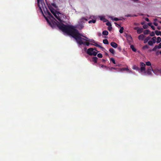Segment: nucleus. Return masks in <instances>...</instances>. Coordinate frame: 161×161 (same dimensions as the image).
<instances>
[{"instance_id":"obj_1","label":"nucleus","mask_w":161,"mask_h":161,"mask_svg":"<svg viewBox=\"0 0 161 161\" xmlns=\"http://www.w3.org/2000/svg\"><path fill=\"white\" fill-rule=\"evenodd\" d=\"M47 3L51 12L59 21L60 23L58 22L57 21V22H55L54 21V20H55V19L53 16L51 15L52 16H50L47 14H45L42 8V13L41 11V12L43 14L44 17L45 18L49 25L52 28L57 27L59 29V28L58 27V25L63 24V23L64 22V21L63 18H64V15L59 12H57V11L52 7V6L56 8H57V6L55 3H52L51 4ZM40 11L41 10H40Z\"/></svg>"},{"instance_id":"obj_2","label":"nucleus","mask_w":161,"mask_h":161,"mask_svg":"<svg viewBox=\"0 0 161 161\" xmlns=\"http://www.w3.org/2000/svg\"><path fill=\"white\" fill-rule=\"evenodd\" d=\"M58 27L60 30L74 38L79 44H83L87 46H88L90 44V43L88 42H83V40L86 41V39L82 38L81 36L83 35L80 33L78 30L73 26L60 24L58 25Z\"/></svg>"},{"instance_id":"obj_3","label":"nucleus","mask_w":161,"mask_h":161,"mask_svg":"<svg viewBox=\"0 0 161 161\" xmlns=\"http://www.w3.org/2000/svg\"><path fill=\"white\" fill-rule=\"evenodd\" d=\"M37 1L38 6L41 12L42 13V8L45 14H47L50 16H52L51 13L46 7L43 0H37Z\"/></svg>"},{"instance_id":"obj_4","label":"nucleus","mask_w":161,"mask_h":161,"mask_svg":"<svg viewBox=\"0 0 161 161\" xmlns=\"http://www.w3.org/2000/svg\"><path fill=\"white\" fill-rule=\"evenodd\" d=\"M94 49L92 48H90L88 49L87 51V53L90 55L96 56L97 53L94 51Z\"/></svg>"},{"instance_id":"obj_5","label":"nucleus","mask_w":161,"mask_h":161,"mask_svg":"<svg viewBox=\"0 0 161 161\" xmlns=\"http://www.w3.org/2000/svg\"><path fill=\"white\" fill-rule=\"evenodd\" d=\"M145 66L146 64L144 63L141 62L140 63V70L141 72H142L145 71Z\"/></svg>"},{"instance_id":"obj_6","label":"nucleus","mask_w":161,"mask_h":161,"mask_svg":"<svg viewBox=\"0 0 161 161\" xmlns=\"http://www.w3.org/2000/svg\"><path fill=\"white\" fill-rule=\"evenodd\" d=\"M153 71V68L151 66H150L147 68V71L144 72V73H147L148 75H151L152 73V71Z\"/></svg>"},{"instance_id":"obj_7","label":"nucleus","mask_w":161,"mask_h":161,"mask_svg":"<svg viewBox=\"0 0 161 161\" xmlns=\"http://www.w3.org/2000/svg\"><path fill=\"white\" fill-rule=\"evenodd\" d=\"M83 36V37L85 38L86 39V41L90 42H93V43H95V41L93 39H89L88 37H86V36Z\"/></svg>"},{"instance_id":"obj_8","label":"nucleus","mask_w":161,"mask_h":161,"mask_svg":"<svg viewBox=\"0 0 161 161\" xmlns=\"http://www.w3.org/2000/svg\"><path fill=\"white\" fill-rule=\"evenodd\" d=\"M94 44H93V43H91L90 44L91 45H94V46H95L96 47H99L101 49H104V47H103L101 46L100 45H98V44H97V43L96 42H95V43H94Z\"/></svg>"},{"instance_id":"obj_9","label":"nucleus","mask_w":161,"mask_h":161,"mask_svg":"<svg viewBox=\"0 0 161 161\" xmlns=\"http://www.w3.org/2000/svg\"><path fill=\"white\" fill-rule=\"evenodd\" d=\"M110 45L112 47L114 48H116L118 47V44L114 42H111L110 43Z\"/></svg>"},{"instance_id":"obj_10","label":"nucleus","mask_w":161,"mask_h":161,"mask_svg":"<svg viewBox=\"0 0 161 161\" xmlns=\"http://www.w3.org/2000/svg\"><path fill=\"white\" fill-rule=\"evenodd\" d=\"M126 37L128 41L130 42L132 40V37L130 35H127Z\"/></svg>"},{"instance_id":"obj_11","label":"nucleus","mask_w":161,"mask_h":161,"mask_svg":"<svg viewBox=\"0 0 161 161\" xmlns=\"http://www.w3.org/2000/svg\"><path fill=\"white\" fill-rule=\"evenodd\" d=\"M145 37V36L143 34H141L139 36L138 39L139 40H143Z\"/></svg>"},{"instance_id":"obj_12","label":"nucleus","mask_w":161,"mask_h":161,"mask_svg":"<svg viewBox=\"0 0 161 161\" xmlns=\"http://www.w3.org/2000/svg\"><path fill=\"white\" fill-rule=\"evenodd\" d=\"M143 29L142 28H139L137 31V32L138 34H140L142 33L143 31Z\"/></svg>"},{"instance_id":"obj_13","label":"nucleus","mask_w":161,"mask_h":161,"mask_svg":"<svg viewBox=\"0 0 161 161\" xmlns=\"http://www.w3.org/2000/svg\"><path fill=\"white\" fill-rule=\"evenodd\" d=\"M98 58L96 57H93L92 58V61L94 62L95 63H97V60Z\"/></svg>"},{"instance_id":"obj_14","label":"nucleus","mask_w":161,"mask_h":161,"mask_svg":"<svg viewBox=\"0 0 161 161\" xmlns=\"http://www.w3.org/2000/svg\"><path fill=\"white\" fill-rule=\"evenodd\" d=\"M151 38V37L150 36H148L144 40V43H146Z\"/></svg>"},{"instance_id":"obj_15","label":"nucleus","mask_w":161,"mask_h":161,"mask_svg":"<svg viewBox=\"0 0 161 161\" xmlns=\"http://www.w3.org/2000/svg\"><path fill=\"white\" fill-rule=\"evenodd\" d=\"M132 69H133L139 71L140 70V68L137 66L136 65H134L132 67Z\"/></svg>"},{"instance_id":"obj_16","label":"nucleus","mask_w":161,"mask_h":161,"mask_svg":"<svg viewBox=\"0 0 161 161\" xmlns=\"http://www.w3.org/2000/svg\"><path fill=\"white\" fill-rule=\"evenodd\" d=\"M109 51L110 52V53H111L113 54H114L115 53V51L114 50V49H113L112 48H110L109 49Z\"/></svg>"},{"instance_id":"obj_17","label":"nucleus","mask_w":161,"mask_h":161,"mask_svg":"<svg viewBox=\"0 0 161 161\" xmlns=\"http://www.w3.org/2000/svg\"><path fill=\"white\" fill-rule=\"evenodd\" d=\"M155 33L157 35H160L161 36V31L156 30L155 31Z\"/></svg>"},{"instance_id":"obj_18","label":"nucleus","mask_w":161,"mask_h":161,"mask_svg":"<svg viewBox=\"0 0 161 161\" xmlns=\"http://www.w3.org/2000/svg\"><path fill=\"white\" fill-rule=\"evenodd\" d=\"M100 19L101 20H103V22H106L107 21H108V20L106 19L104 17H101L100 18Z\"/></svg>"},{"instance_id":"obj_19","label":"nucleus","mask_w":161,"mask_h":161,"mask_svg":"<svg viewBox=\"0 0 161 161\" xmlns=\"http://www.w3.org/2000/svg\"><path fill=\"white\" fill-rule=\"evenodd\" d=\"M125 70H126V71H128L129 72H130V70H129V69L127 68H121L120 69V71H125Z\"/></svg>"},{"instance_id":"obj_20","label":"nucleus","mask_w":161,"mask_h":161,"mask_svg":"<svg viewBox=\"0 0 161 161\" xmlns=\"http://www.w3.org/2000/svg\"><path fill=\"white\" fill-rule=\"evenodd\" d=\"M130 48L131 49L132 51L134 52H136V49L134 47V46L133 45H131L130 46Z\"/></svg>"},{"instance_id":"obj_21","label":"nucleus","mask_w":161,"mask_h":161,"mask_svg":"<svg viewBox=\"0 0 161 161\" xmlns=\"http://www.w3.org/2000/svg\"><path fill=\"white\" fill-rule=\"evenodd\" d=\"M150 31L148 30H146L144 31L143 32L145 35L148 34L150 32Z\"/></svg>"},{"instance_id":"obj_22","label":"nucleus","mask_w":161,"mask_h":161,"mask_svg":"<svg viewBox=\"0 0 161 161\" xmlns=\"http://www.w3.org/2000/svg\"><path fill=\"white\" fill-rule=\"evenodd\" d=\"M156 37H153L152 38V41L153 43H155L156 42Z\"/></svg>"},{"instance_id":"obj_23","label":"nucleus","mask_w":161,"mask_h":161,"mask_svg":"<svg viewBox=\"0 0 161 161\" xmlns=\"http://www.w3.org/2000/svg\"><path fill=\"white\" fill-rule=\"evenodd\" d=\"M102 34L104 35H107L108 34V32L107 31H103Z\"/></svg>"},{"instance_id":"obj_24","label":"nucleus","mask_w":161,"mask_h":161,"mask_svg":"<svg viewBox=\"0 0 161 161\" xmlns=\"http://www.w3.org/2000/svg\"><path fill=\"white\" fill-rule=\"evenodd\" d=\"M103 43L104 44H108V41L106 39H104L103 40Z\"/></svg>"},{"instance_id":"obj_25","label":"nucleus","mask_w":161,"mask_h":161,"mask_svg":"<svg viewBox=\"0 0 161 161\" xmlns=\"http://www.w3.org/2000/svg\"><path fill=\"white\" fill-rule=\"evenodd\" d=\"M148 43L149 45H150L151 46H153V44H154L152 40L149 41L148 42Z\"/></svg>"},{"instance_id":"obj_26","label":"nucleus","mask_w":161,"mask_h":161,"mask_svg":"<svg viewBox=\"0 0 161 161\" xmlns=\"http://www.w3.org/2000/svg\"><path fill=\"white\" fill-rule=\"evenodd\" d=\"M161 41V38L160 37H158L157 38V41L156 42L157 43H159Z\"/></svg>"},{"instance_id":"obj_27","label":"nucleus","mask_w":161,"mask_h":161,"mask_svg":"<svg viewBox=\"0 0 161 161\" xmlns=\"http://www.w3.org/2000/svg\"><path fill=\"white\" fill-rule=\"evenodd\" d=\"M110 61H112L113 63L114 64H116L115 60L114 58H111L110 59Z\"/></svg>"},{"instance_id":"obj_28","label":"nucleus","mask_w":161,"mask_h":161,"mask_svg":"<svg viewBox=\"0 0 161 161\" xmlns=\"http://www.w3.org/2000/svg\"><path fill=\"white\" fill-rule=\"evenodd\" d=\"M96 22V20L92 19V20H89L88 21V23H95Z\"/></svg>"},{"instance_id":"obj_29","label":"nucleus","mask_w":161,"mask_h":161,"mask_svg":"<svg viewBox=\"0 0 161 161\" xmlns=\"http://www.w3.org/2000/svg\"><path fill=\"white\" fill-rule=\"evenodd\" d=\"M145 64H146L147 66H151V63L150 61L146 62Z\"/></svg>"},{"instance_id":"obj_30","label":"nucleus","mask_w":161,"mask_h":161,"mask_svg":"<svg viewBox=\"0 0 161 161\" xmlns=\"http://www.w3.org/2000/svg\"><path fill=\"white\" fill-rule=\"evenodd\" d=\"M106 25L108 26H112V25H111V23L109 22V21H108V22L106 23Z\"/></svg>"},{"instance_id":"obj_31","label":"nucleus","mask_w":161,"mask_h":161,"mask_svg":"<svg viewBox=\"0 0 161 161\" xmlns=\"http://www.w3.org/2000/svg\"><path fill=\"white\" fill-rule=\"evenodd\" d=\"M97 57L99 58H102L103 57V55L101 53H98L97 55Z\"/></svg>"},{"instance_id":"obj_32","label":"nucleus","mask_w":161,"mask_h":161,"mask_svg":"<svg viewBox=\"0 0 161 161\" xmlns=\"http://www.w3.org/2000/svg\"><path fill=\"white\" fill-rule=\"evenodd\" d=\"M149 48V47L148 45H145L143 46V49H148Z\"/></svg>"},{"instance_id":"obj_33","label":"nucleus","mask_w":161,"mask_h":161,"mask_svg":"<svg viewBox=\"0 0 161 161\" xmlns=\"http://www.w3.org/2000/svg\"><path fill=\"white\" fill-rule=\"evenodd\" d=\"M124 30V28L123 27H122L120 29V30L119 31V32L120 33H122L123 32V30Z\"/></svg>"},{"instance_id":"obj_34","label":"nucleus","mask_w":161,"mask_h":161,"mask_svg":"<svg viewBox=\"0 0 161 161\" xmlns=\"http://www.w3.org/2000/svg\"><path fill=\"white\" fill-rule=\"evenodd\" d=\"M108 69L110 70H111L112 69H116V68L113 67H108Z\"/></svg>"},{"instance_id":"obj_35","label":"nucleus","mask_w":161,"mask_h":161,"mask_svg":"<svg viewBox=\"0 0 161 161\" xmlns=\"http://www.w3.org/2000/svg\"><path fill=\"white\" fill-rule=\"evenodd\" d=\"M158 48V47L157 45L155 46L152 49L153 51H155L156 49Z\"/></svg>"},{"instance_id":"obj_36","label":"nucleus","mask_w":161,"mask_h":161,"mask_svg":"<svg viewBox=\"0 0 161 161\" xmlns=\"http://www.w3.org/2000/svg\"><path fill=\"white\" fill-rule=\"evenodd\" d=\"M150 36H155V33L153 31H152L150 34Z\"/></svg>"},{"instance_id":"obj_37","label":"nucleus","mask_w":161,"mask_h":161,"mask_svg":"<svg viewBox=\"0 0 161 161\" xmlns=\"http://www.w3.org/2000/svg\"><path fill=\"white\" fill-rule=\"evenodd\" d=\"M101 67L102 68H106V69H108V67L105 66V65H101Z\"/></svg>"},{"instance_id":"obj_38","label":"nucleus","mask_w":161,"mask_h":161,"mask_svg":"<svg viewBox=\"0 0 161 161\" xmlns=\"http://www.w3.org/2000/svg\"><path fill=\"white\" fill-rule=\"evenodd\" d=\"M143 27L144 29H146L147 28L148 26L147 25H144L143 26Z\"/></svg>"},{"instance_id":"obj_39","label":"nucleus","mask_w":161,"mask_h":161,"mask_svg":"<svg viewBox=\"0 0 161 161\" xmlns=\"http://www.w3.org/2000/svg\"><path fill=\"white\" fill-rule=\"evenodd\" d=\"M112 19L115 21H118L119 20V19L117 18H114V19Z\"/></svg>"},{"instance_id":"obj_40","label":"nucleus","mask_w":161,"mask_h":161,"mask_svg":"<svg viewBox=\"0 0 161 161\" xmlns=\"http://www.w3.org/2000/svg\"><path fill=\"white\" fill-rule=\"evenodd\" d=\"M158 48L160 49L161 48V43H160L158 46H157Z\"/></svg>"},{"instance_id":"obj_41","label":"nucleus","mask_w":161,"mask_h":161,"mask_svg":"<svg viewBox=\"0 0 161 161\" xmlns=\"http://www.w3.org/2000/svg\"><path fill=\"white\" fill-rule=\"evenodd\" d=\"M112 27L111 26H109L108 28V30H109V31H111L112 29Z\"/></svg>"},{"instance_id":"obj_42","label":"nucleus","mask_w":161,"mask_h":161,"mask_svg":"<svg viewBox=\"0 0 161 161\" xmlns=\"http://www.w3.org/2000/svg\"><path fill=\"white\" fill-rule=\"evenodd\" d=\"M139 24L136 23H134V25L136 26H138L139 25Z\"/></svg>"},{"instance_id":"obj_43","label":"nucleus","mask_w":161,"mask_h":161,"mask_svg":"<svg viewBox=\"0 0 161 161\" xmlns=\"http://www.w3.org/2000/svg\"><path fill=\"white\" fill-rule=\"evenodd\" d=\"M151 27L153 30H155V28L153 25H152V26H151Z\"/></svg>"},{"instance_id":"obj_44","label":"nucleus","mask_w":161,"mask_h":161,"mask_svg":"<svg viewBox=\"0 0 161 161\" xmlns=\"http://www.w3.org/2000/svg\"><path fill=\"white\" fill-rule=\"evenodd\" d=\"M153 24L156 26H157L158 25V24L155 22L153 23Z\"/></svg>"},{"instance_id":"obj_45","label":"nucleus","mask_w":161,"mask_h":161,"mask_svg":"<svg viewBox=\"0 0 161 161\" xmlns=\"http://www.w3.org/2000/svg\"><path fill=\"white\" fill-rule=\"evenodd\" d=\"M145 20H146L147 21V22H149V19L147 18H145Z\"/></svg>"},{"instance_id":"obj_46","label":"nucleus","mask_w":161,"mask_h":161,"mask_svg":"<svg viewBox=\"0 0 161 161\" xmlns=\"http://www.w3.org/2000/svg\"><path fill=\"white\" fill-rule=\"evenodd\" d=\"M139 28V27H135L134 28V29L135 30H137V29H138Z\"/></svg>"},{"instance_id":"obj_47","label":"nucleus","mask_w":161,"mask_h":161,"mask_svg":"<svg viewBox=\"0 0 161 161\" xmlns=\"http://www.w3.org/2000/svg\"><path fill=\"white\" fill-rule=\"evenodd\" d=\"M147 25H149V26H152V23H148V24H147Z\"/></svg>"},{"instance_id":"obj_48","label":"nucleus","mask_w":161,"mask_h":161,"mask_svg":"<svg viewBox=\"0 0 161 161\" xmlns=\"http://www.w3.org/2000/svg\"><path fill=\"white\" fill-rule=\"evenodd\" d=\"M145 22H142L141 23V24L143 25H144V24H145Z\"/></svg>"},{"instance_id":"obj_49","label":"nucleus","mask_w":161,"mask_h":161,"mask_svg":"<svg viewBox=\"0 0 161 161\" xmlns=\"http://www.w3.org/2000/svg\"><path fill=\"white\" fill-rule=\"evenodd\" d=\"M154 21L155 22L156 21H158V19H154Z\"/></svg>"},{"instance_id":"obj_50","label":"nucleus","mask_w":161,"mask_h":161,"mask_svg":"<svg viewBox=\"0 0 161 161\" xmlns=\"http://www.w3.org/2000/svg\"><path fill=\"white\" fill-rule=\"evenodd\" d=\"M157 29H158V30H160L161 28H160V27H157Z\"/></svg>"},{"instance_id":"obj_51","label":"nucleus","mask_w":161,"mask_h":161,"mask_svg":"<svg viewBox=\"0 0 161 161\" xmlns=\"http://www.w3.org/2000/svg\"><path fill=\"white\" fill-rule=\"evenodd\" d=\"M131 15L130 14H128L127 15V17H130Z\"/></svg>"},{"instance_id":"obj_52","label":"nucleus","mask_w":161,"mask_h":161,"mask_svg":"<svg viewBox=\"0 0 161 161\" xmlns=\"http://www.w3.org/2000/svg\"><path fill=\"white\" fill-rule=\"evenodd\" d=\"M159 72L161 73V69H160L159 70Z\"/></svg>"},{"instance_id":"obj_53","label":"nucleus","mask_w":161,"mask_h":161,"mask_svg":"<svg viewBox=\"0 0 161 161\" xmlns=\"http://www.w3.org/2000/svg\"><path fill=\"white\" fill-rule=\"evenodd\" d=\"M93 49H94V50H95V51H97V50L96 48H93Z\"/></svg>"},{"instance_id":"obj_54","label":"nucleus","mask_w":161,"mask_h":161,"mask_svg":"<svg viewBox=\"0 0 161 161\" xmlns=\"http://www.w3.org/2000/svg\"><path fill=\"white\" fill-rule=\"evenodd\" d=\"M102 60L103 62H104L105 61V60L104 59H103Z\"/></svg>"},{"instance_id":"obj_55","label":"nucleus","mask_w":161,"mask_h":161,"mask_svg":"<svg viewBox=\"0 0 161 161\" xmlns=\"http://www.w3.org/2000/svg\"><path fill=\"white\" fill-rule=\"evenodd\" d=\"M115 24H117V25H119V26H120V25H119V24H117V23H115Z\"/></svg>"},{"instance_id":"obj_56","label":"nucleus","mask_w":161,"mask_h":161,"mask_svg":"<svg viewBox=\"0 0 161 161\" xmlns=\"http://www.w3.org/2000/svg\"><path fill=\"white\" fill-rule=\"evenodd\" d=\"M158 22L159 23L161 24V21H158Z\"/></svg>"},{"instance_id":"obj_57","label":"nucleus","mask_w":161,"mask_h":161,"mask_svg":"<svg viewBox=\"0 0 161 161\" xmlns=\"http://www.w3.org/2000/svg\"><path fill=\"white\" fill-rule=\"evenodd\" d=\"M101 35V33H100L99 34V36H100Z\"/></svg>"},{"instance_id":"obj_58","label":"nucleus","mask_w":161,"mask_h":161,"mask_svg":"<svg viewBox=\"0 0 161 161\" xmlns=\"http://www.w3.org/2000/svg\"><path fill=\"white\" fill-rule=\"evenodd\" d=\"M118 49H119L120 50L121 49V48L120 47H118Z\"/></svg>"},{"instance_id":"obj_59","label":"nucleus","mask_w":161,"mask_h":161,"mask_svg":"<svg viewBox=\"0 0 161 161\" xmlns=\"http://www.w3.org/2000/svg\"><path fill=\"white\" fill-rule=\"evenodd\" d=\"M133 0L134 1H138V0Z\"/></svg>"},{"instance_id":"obj_60","label":"nucleus","mask_w":161,"mask_h":161,"mask_svg":"<svg viewBox=\"0 0 161 161\" xmlns=\"http://www.w3.org/2000/svg\"><path fill=\"white\" fill-rule=\"evenodd\" d=\"M83 19H84V18H83ZM85 19L87 21V19Z\"/></svg>"},{"instance_id":"obj_61","label":"nucleus","mask_w":161,"mask_h":161,"mask_svg":"<svg viewBox=\"0 0 161 161\" xmlns=\"http://www.w3.org/2000/svg\"><path fill=\"white\" fill-rule=\"evenodd\" d=\"M83 27V25L81 26V28H82Z\"/></svg>"},{"instance_id":"obj_62","label":"nucleus","mask_w":161,"mask_h":161,"mask_svg":"<svg viewBox=\"0 0 161 161\" xmlns=\"http://www.w3.org/2000/svg\"><path fill=\"white\" fill-rule=\"evenodd\" d=\"M106 55H108V54L107 53H106Z\"/></svg>"},{"instance_id":"obj_63","label":"nucleus","mask_w":161,"mask_h":161,"mask_svg":"<svg viewBox=\"0 0 161 161\" xmlns=\"http://www.w3.org/2000/svg\"><path fill=\"white\" fill-rule=\"evenodd\" d=\"M159 53L161 54V51L159 52Z\"/></svg>"}]
</instances>
